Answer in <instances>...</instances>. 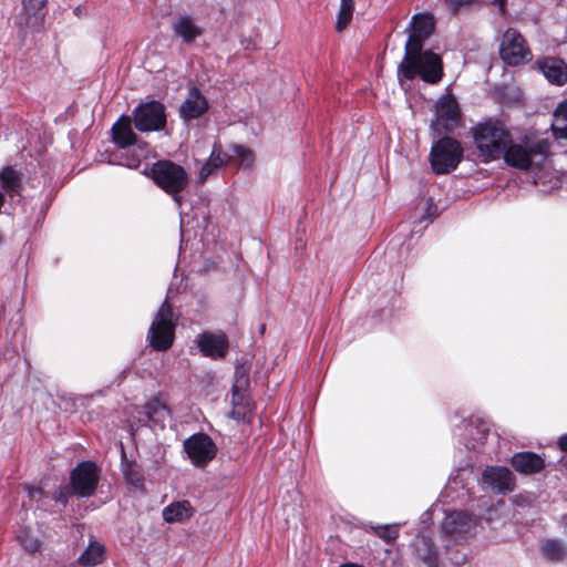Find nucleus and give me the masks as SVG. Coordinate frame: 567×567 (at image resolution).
<instances>
[{
  "label": "nucleus",
  "instance_id": "6e6552de",
  "mask_svg": "<svg viewBox=\"0 0 567 567\" xmlns=\"http://www.w3.org/2000/svg\"><path fill=\"white\" fill-rule=\"evenodd\" d=\"M190 463L196 467H204L213 461L217 454V446L205 433H196L187 437L183 443Z\"/></svg>",
  "mask_w": 567,
  "mask_h": 567
},
{
  "label": "nucleus",
  "instance_id": "423d86ee",
  "mask_svg": "<svg viewBox=\"0 0 567 567\" xmlns=\"http://www.w3.org/2000/svg\"><path fill=\"white\" fill-rule=\"evenodd\" d=\"M173 309L164 301L150 327L147 339L150 346L156 351H167L175 338V323Z\"/></svg>",
  "mask_w": 567,
  "mask_h": 567
},
{
  "label": "nucleus",
  "instance_id": "f257e3e1",
  "mask_svg": "<svg viewBox=\"0 0 567 567\" xmlns=\"http://www.w3.org/2000/svg\"><path fill=\"white\" fill-rule=\"evenodd\" d=\"M434 28L435 20L432 14L421 12L412 17L408 27L409 38L404 47V56L398 68L399 78L413 80L420 76L430 84H436L442 80L441 56L431 50H422Z\"/></svg>",
  "mask_w": 567,
  "mask_h": 567
},
{
  "label": "nucleus",
  "instance_id": "cd10ccee",
  "mask_svg": "<svg viewBox=\"0 0 567 567\" xmlns=\"http://www.w3.org/2000/svg\"><path fill=\"white\" fill-rule=\"evenodd\" d=\"M354 11L353 0H340V8L337 14L336 30L343 31L352 20Z\"/></svg>",
  "mask_w": 567,
  "mask_h": 567
},
{
  "label": "nucleus",
  "instance_id": "9b49d317",
  "mask_svg": "<svg viewBox=\"0 0 567 567\" xmlns=\"http://www.w3.org/2000/svg\"><path fill=\"white\" fill-rule=\"evenodd\" d=\"M461 123V110L457 101L452 95L439 99L435 105V121L432 126H442L445 131H452Z\"/></svg>",
  "mask_w": 567,
  "mask_h": 567
},
{
  "label": "nucleus",
  "instance_id": "e433bc0d",
  "mask_svg": "<svg viewBox=\"0 0 567 567\" xmlns=\"http://www.w3.org/2000/svg\"><path fill=\"white\" fill-rule=\"evenodd\" d=\"M557 444L563 452L567 453V433L558 439Z\"/></svg>",
  "mask_w": 567,
  "mask_h": 567
},
{
  "label": "nucleus",
  "instance_id": "39448f33",
  "mask_svg": "<svg viewBox=\"0 0 567 567\" xmlns=\"http://www.w3.org/2000/svg\"><path fill=\"white\" fill-rule=\"evenodd\" d=\"M463 157V148L453 137L440 138L431 148L430 163L435 174H449L454 171Z\"/></svg>",
  "mask_w": 567,
  "mask_h": 567
},
{
  "label": "nucleus",
  "instance_id": "7ed1b4c3",
  "mask_svg": "<svg viewBox=\"0 0 567 567\" xmlns=\"http://www.w3.org/2000/svg\"><path fill=\"white\" fill-rule=\"evenodd\" d=\"M473 140L484 162L498 159L511 142V134L499 121L488 120L473 127Z\"/></svg>",
  "mask_w": 567,
  "mask_h": 567
},
{
  "label": "nucleus",
  "instance_id": "5701e85b",
  "mask_svg": "<svg viewBox=\"0 0 567 567\" xmlns=\"http://www.w3.org/2000/svg\"><path fill=\"white\" fill-rule=\"evenodd\" d=\"M194 514L188 501L175 502L163 509V518L168 523L183 522Z\"/></svg>",
  "mask_w": 567,
  "mask_h": 567
},
{
  "label": "nucleus",
  "instance_id": "aec40b11",
  "mask_svg": "<svg viewBox=\"0 0 567 567\" xmlns=\"http://www.w3.org/2000/svg\"><path fill=\"white\" fill-rule=\"evenodd\" d=\"M113 142L121 148L134 145L137 141L136 134L132 130V120L130 116H121L112 126Z\"/></svg>",
  "mask_w": 567,
  "mask_h": 567
},
{
  "label": "nucleus",
  "instance_id": "79ce46f5",
  "mask_svg": "<svg viewBox=\"0 0 567 567\" xmlns=\"http://www.w3.org/2000/svg\"><path fill=\"white\" fill-rule=\"evenodd\" d=\"M339 567H363V566H360V565H357V564H343Z\"/></svg>",
  "mask_w": 567,
  "mask_h": 567
},
{
  "label": "nucleus",
  "instance_id": "4c0bfd02",
  "mask_svg": "<svg viewBox=\"0 0 567 567\" xmlns=\"http://www.w3.org/2000/svg\"><path fill=\"white\" fill-rule=\"evenodd\" d=\"M395 535H396V534H390V533L381 534V536L383 537V539H384L386 543H391L392 540H394V539H395Z\"/></svg>",
  "mask_w": 567,
  "mask_h": 567
},
{
  "label": "nucleus",
  "instance_id": "f704fd0d",
  "mask_svg": "<svg viewBox=\"0 0 567 567\" xmlns=\"http://www.w3.org/2000/svg\"><path fill=\"white\" fill-rule=\"evenodd\" d=\"M451 10L456 11L462 6L471 3L473 0H444Z\"/></svg>",
  "mask_w": 567,
  "mask_h": 567
},
{
  "label": "nucleus",
  "instance_id": "7c9ffc66",
  "mask_svg": "<svg viewBox=\"0 0 567 567\" xmlns=\"http://www.w3.org/2000/svg\"><path fill=\"white\" fill-rule=\"evenodd\" d=\"M231 158H233V156L221 152L220 145L215 144L213 147L212 154L208 158V163L215 169H217V168L224 166Z\"/></svg>",
  "mask_w": 567,
  "mask_h": 567
},
{
  "label": "nucleus",
  "instance_id": "a211bd4d",
  "mask_svg": "<svg viewBox=\"0 0 567 567\" xmlns=\"http://www.w3.org/2000/svg\"><path fill=\"white\" fill-rule=\"evenodd\" d=\"M414 547L417 556L422 559L427 567H442L432 538V534H417L414 540Z\"/></svg>",
  "mask_w": 567,
  "mask_h": 567
},
{
  "label": "nucleus",
  "instance_id": "37998d69",
  "mask_svg": "<svg viewBox=\"0 0 567 567\" xmlns=\"http://www.w3.org/2000/svg\"><path fill=\"white\" fill-rule=\"evenodd\" d=\"M564 527L567 528V514L563 517Z\"/></svg>",
  "mask_w": 567,
  "mask_h": 567
},
{
  "label": "nucleus",
  "instance_id": "1a4fd4ad",
  "mask_svg": "<svg viewBox=\"0 0 567 567\" xmlns=\"http://www.w3.org/2000/svg\"><path fill=\"white\" fill-rule=\"evenodd\" d=\"M165 124V106L158 101L143 103L134 111V125L140 132L159 131Z\"/></svg>",
  "mask_w": 567,
  "mask_h": 567
},
{
  "label": "nucleus",
  "instance_id": "a19ab883",
  "mask_svg": "<svg viewBox=\"0 0 567 567\" xmlns=\"http://www.w3.org/2000/svg\"><path fill=\"white\" fill-rule=\"evenodd\" d=\"M229 415L233 419H239V412H237L236 410H233Z\"/></svg>",
  "mask_w": 567,
  "mask_h": 567
},
{
  "label": "nucleus",
  "instance_id": "0eeeda50",
  "mask_svg": "<svg viewBox=\"0 0 567 567\" xmlns=\"http://www.w3.org/2000/svg\"><path fill=\"white\" fill-rule=\"evenodd\" d=\"M499 56L505 64L517 66L532 61L533 53L523 34L508 28L501 39Z\"/></svg>",
  "mask_w": 567,
  "mask_h": 567
},
{
  "label": "nucleus",
  "instance_id": "ddd939ff",
  "mask_svg": "<svg viewBox=\"0 0 567 567\" xmlns=\"http://www.w3.org/2000/svg\"><path fill=\"white\" fill-rule=\"evenodd\" d=\"M48 0H22V9L16 18L20 28L38 29L45 17Z\"/></svg>",
  "mask_w": 567,
  "mask_h": 567
},
{
  "label": "nucleus",
  "instance_id": "58836bf2",
  "mask_svg": "<svg viewBox=\"0 0 567 567\" xmlns=\"http://www.w3.org/2000/svg\"><path fill=\"white\" fill-rule=\"evenodd\" d=\"M440 536V540L441 542H446V539L452 536L453 534H449V533H445V534H437Z\"/></svg>",
  "mask_w": 567,
  "mask_h": 567
},
{
  "label": "nucleus",
  "instance_id": "6ab92c4d",
  "mask_svg": "<svg viewBox=\"0 0 567 567\" xmlns=\"http://www.w3.org/2000/svg\"><path fill=\"white\" fill-rule=\"evenodd\" d=\"M512 466L522 474H535L545 466L544 460L533 452L516 453L512 457Z\"/></svg>",
  "mask_w": 567,
  "mask_h": 567
},
{
  "label": "nucleus",
  "instance_id": "72a5a7b5",
  "mask_svg": "<svg viewBox=\"0 0 567 567\" xmlns=\"http://www.w3.org/2000/svg\"><path fill=\"white\" fill-rule=\"evenodd\" d=\"M216 169L209 165L208 161L204 164L199 172V181L205 182Z\"/></svg>",
  "mask_w": 567,
  "mask_h": 567
},
{
  "label": "nucleus",
  "instance_id": "f03ea898",
  "mask_svg": "<svg viewBox=\"0 0 567 567\" xmlns=\"http://www.w3.org/2000/svg\"><path fill=\"white\" fill-rule=\"evenodd\" d=\"M550 154V142L539 136H525L519 143L507 144L502 157L514 168L528 171L540 168Z\"/></svg>",
  "mask_w": 567,
  "mask_h": 567
},
{
  "label": "nucleus",
  "instance_id": "2f4dec72",
  "mask_svg": "<svg viewBox=\"0 0 567 567\" xmlns=\"http://www.w3.org/2000/svg\"><path fill=\"white\" fill-rule=\"evenodd\" d=\"M18 540L21 546L30 553L39 550L41 546V542L35 534H20Z\"/></svg>",
  "mask_w": 567,
  "mask_h": 567
},
{
  "label": "nucleus",
  "instance_id": "2eb2a0df",
  "mask_svg": "<svg viewBox=\"0 0 567 567\" xmlns=\"http://www.w3.org/2000/svg\"><path fill=\"white\" fill-rule=\"evenodd\" d=\"M200 352L212 359L225 358L228 350V338L224 332H203L197 338Z\"/></svg>",
  "mask_w": 567,
  "mask_h": 567
},
{
  "label": "nucleus",
  "instance_id": "a878e982",
  "mask_svg": "<svg viewBox=\"0 0 567 567\" xmlns=\"http://www.w3.org/2000/svg\"><path fill=\"white\" fill-rule=\"evenodd\" d=\"M551 130L555 137L567 138V99L557 104Z\"/></svg>",
  "mask_w": 567,
  "mask_h": 567
},
{
  "label": "nucleus",
  "instance_id": "ea45409f",
  "mask_svg": "<svg viewBox=\"0 0 567 567\" xmlns=\"http://www.w3.org/2000/svg\"><path fill=\"white\" fill-rule=\"evenodd\" d=\"M432 517V514L430 512H425L423 515H422V520L423 522H426L427 519H431Z\"/></svg>",
  "mask_w": 567,
  "mask_h": 567
},
{
  "label": "nucleus",
  "instance_id": "473e14b6",
  "mask_svg": "<svg viewBox=\"0 0 567 567\" xmlns=\"http://www.w3.org/2000/svg\"><path fill=\"white\" fill-rule=\"evenodd\" d=\"M75 495L72 485L69 483L68 485L60 486L54 493V499L61 503L63 506L68 504L69 497Z\"/></svg>",
  "mask_w": 567,
  "mask_h": 567
},
{
  "label": "nucleus",
  "instance_id": "c85d7f7f",
  "mask_svg": "<svg viewBox=\"0 0 567 567\" xmlns=\"http://www.w3.org/2000/svg\"><path fill=\"white\" fill-rule=\"evenodd\" d=\"M475 430V436L473 437V443H471L472 447H475V443H483L486 440V436L489 432V426L487 422L484 420L476 417L472 419L470 421V429L468 431L471 434L474 435Z\"/></svg>",
  "mask_w": 567,
  "mask_h": 567
},
{
  "label": "nucleus",
  "instance_id": "4468645a",
  "mask_svg": "<svg viewBox=\"0 0 567 567\" xmlns=\"http://www.w3.org/2000/svg\"><path fill=\"white\" fill-rule=\"evenodd\" d=\"M207 99L202 94L198 87L190 86L186 99L179 107V115L185 122L196 120L208 111Z\"/></svg>",
  "mask_w": 567,
  "mask_h": 567
},
{
  "label": "nucleus",
  "instance_id": "bb28decb",
  "mask_svg": "<svg viewBox=\"0 0 567 567\" xmlns=\"http://www.w3.org/2000/svg\"><path fill=\"white\" fill-rule=\"evenodd\" d=\"M543 556L554 563L561 561L567 556V548L556 539H548L542 544Z\"/></svg>",
  "mask_w": 567,
  "mask_h": 567
},
{
  "label": "nucleus",
  "instance_id": "393cba45",
  "mask_svg": "<svg viewBox=\"0 0 567 567\" xmlns=\"http://www.w3.org/2000/svg\"><path fill=\"white\" fill-rule=\"evenodd\" d=\"M174 31L187 43L193 42L202 33L200 29L189 17H181L177 19L174 23Z\"/></svg>",
  "mask_w": 567,
  "mask_h": 567
},
{
  "label": "nucleus",
  "instance_id": "412c9836",
  "mask_svg": "<svg viewBox=\"0 0 567 567\" xmlns=\"http://www.w3.org/2000/svg\"><path fill=\"white\" fill-rule=\"evenodd\" d=\"M144 413L153 429H165V423L171 416L169 409L158 399H152L144 405Z\"/></svg>",
  "mask_w": 567,
  "mask_h": 567
},
{
  "label": "nucleus",
  "instance_id": "dca6fc26",
  "mask_svg": "<svg viewBox=\"0 0 567 567\" xmlns=\"http://www.w3.org/2000/svg\"><path fill=\"white\" fill-rule=\"evenodd\" d=\"M477 522V516L467 511H454L445 514L442 532H468L470 529L476 528Z\"/></svg>",
  "mask_w": 567,
  "mask_h": 567
},
{
  "label": "nucleus",
  "instance_id": "b1692460",
  "mask_svg": "<svg viewBox=\"0 0 567 567\" xmlns=\"http://www.w3.org/2000/svg\"><path fill=\"white\" fill-rule=\"evenodd\" d=\"M105 547L99 542H90L84 553L78 558V563L85 567H93L105 560Z\"/></svg>",
  "mask_w": 567,
  "mask_h": 567
},
{
  "label": "nucleus",
  "instance_id": "4be33fe9",
  "mask_svg": "<svg viewBox=\"0 0 567 567\" xmlns=\"http://www.w3.org/2000/svg\"><path fill=\"white\" fill-rule=\"evenodd\" d=\"M0 186L9 197L20 195L22 189L20 173L10 166L4 167L0 172Z\"/></svg>",
  "mask_w": 567,
  "mask_h": 567
},
{
  "label": "nucleus",
  "instance_id": "f8f14e48",
  "mask_svg": "<svg viewBox=\"0 0 567 567\" xmlns=\"http://www.w3.org/2000/svg\"><path fill=\"white\" fill-rule=\"evenodd\" d=\"M482 485L484 489L506 494L514 489L515 477L507 467L488 466L482 474Z\"/></svg>",
  "mask_w": 567,
  "mask_h": 567
},
{
  "label": "nucleus",
  "instance_id": "f3484780",
  "mask_svg": "<svg viewBox=\"0 0 567 567\" xmlns=\"http://www.w3.org/2000/svg\"><path fill=\"white\" fill-rule=\"evenodd\" d=\"M544 76L555 85L567 83V64L559 58H545L537 62Z\"/></svg>",
  "mask_w": 567,
  "mask_h": 567
},
{
  "label": "nucleus",
  "instance_id": "20e7f679",
  "mask_svg": "<svg viewBox=\"0 0 567 567\" xmlns=\"http://www.w3.org/2000/svg\"><path fill=\"white\" fill-rule=\"evenodd\" d=\"M151 177L165 193L174 196L184 192L189 183L186 169L168 159L155 162L151 167Z\"/></svg>",
  "mask_w": 567,
  "mask_h": 567
},
{
  "label": "nucleus",
  "instance_id": "c9c22d12",
  "mask_svg": "<svg viewBox=\"0 0 567 567\" xmlns=\"http://www.w3.org/2000/svg\"><path fill=\"white\" fill-rule=\"evenodd\" d=\"M29 497L32 501H38L42 496V489L40 487L27 486Z\"/></svg>",
  "mask_w": 567,
  "mask_h": 567
},
{
  "label": "nucleus",
  "instance_id": "c756f323",
  "mask_svg": "<svg viewBox=\"0 0 567 567\" xmlns=\"http://www.w3.org/2000/svg\"><path fill=\"white\" fill-rule=\"evenodd\" d=\"M233 158L238 161V164L245 168H250L255 162V155L251 150L243 145H233L230 147Z\"/></svg>",
  "mask_w": 567,
  "mask_h": 567
},
{
  "label": "nucleus",
  "instance_id": "9d476101",
  "mask_svg": "<svg viewBox=\"0 0 567 567\" xmlns=\"http://www.w3.org/2000/svg\"><path fill=\"white\" fill-rule=\"evenodd\" d=\"M99 468L90 461L79 463L70 473V484L79 497L92 496L99 484Z\"/></svg>",
  "mask_w": 567,
  "mask_h": 567
}]
</instances>
